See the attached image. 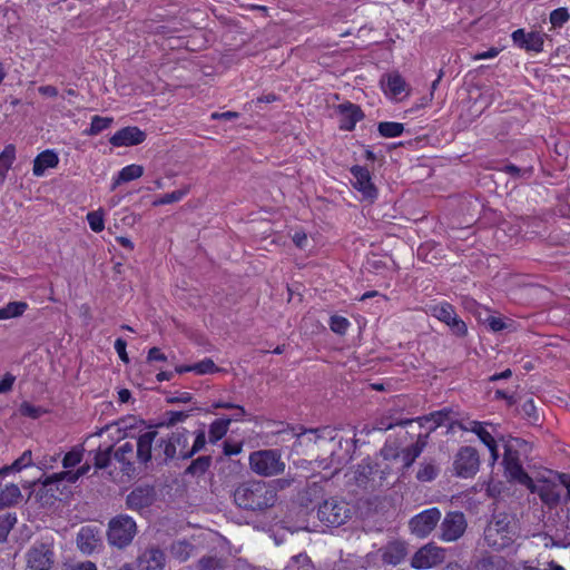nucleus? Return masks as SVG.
<instances>
[{"label": "nucleus", "instance_id": "1", "mask_svg": "<svg viewBox=\"0 0 570 570\" xmlns=\"http://www.w3.org/2000/svg\"><path fill=\"white\" fill-rule=\"evenodd\" d=\"M503 449L502 465L505 478L510 482L523 485L530 492H535L537 485L523 466L530 459L532 444L521 438H509L504 441Z\"/></svg>", "mask_w": 570, "mask_h": 570}, {"label": "nucleus", "instance_id": "2", "mask_svg": "<svg viewBox=\"0 0 570 570\" xmlns=\"http://www.w3.org/2000/svg\"><path fill=\"white\" fill-rule=\"evenodd\" d=\"M233 498L238 508L262 513L275 505L278 495L274 482L248 480L235 488Z\"/></svg>", "mask_w": 570, "mask_h": 570}, {"label": "nucleus", "instance_id": "3", "mask_svg": "<svg viewBox=\"0 0 570 570\" xmlns=\"http://www.w3.org/2000/svg\"><path fill=\"white\" fill-rule=\"evenodd\" d=\"M515 538V519L507 512L494 513L483 532L484 543L495 551H502L511 547Z\"/></svg>", "mask_w": 570, "mask_h": 570}, {"label": "nucleus", "instance_id": "4", "mask_svg": "<svg viewBox=\"0 0 570 570\" xmlns=\"http://www.w3.org/2000/svg\"><path fill=\"white\" fill-rule=\"evenodd\" d=\"M188 431L186 429H177L166 436L159 438L155 446V460L167 462L173 459L187 460L191 456H185L188 452Z\"/></svg>", "mask_w": 570, "mask_h": 570}, {"label": "nucleus", "instance_id": "5", "mask_svg": "<svg viewBox=\"0 0 570 570\" xmlns=\"http://www.w3.org/2000/svg\"><path fill=\"white\" fill-rule=\"evenodd\" d=\"M136 533L135 520L127 514H118L108 523L107 541L111 547L125 549L132 542Z\"/></svg>", "mask_w": 570, "mask_h": 570}, {"label": "nucleus", "instance_id": "6", "mask_svg": "<svg viewBox=\"0 0 570 570\" xmlns=\"http://www.w3.org/2000/svg\"><path fill=\"white\" fill-rule=\"evenodd\" d=\"M250 470L262 476H274L285 470V462L277 450H258L249 454Z\"/></svg>", "mask_w": 570, "mask_h": 570}, {"label": "nucleus", "instance_id": "7", "mask_svg": "<svg viewBox=\"0 0 570 570\" xmlns=\"http://www.w3.org/2000/svg\"><path fill=\"white\" fill-rule=\"evenodd\" d=\"M317 517L327 525L340 527L352 517V509L346 501L331 498L318 507Z\"/></svg>", "mask_w": 570, "mask_h": 570}, {"label": "nucleus", "instance_id": "8", "mask_svg": "<svg viewBox=\"0 0 570 570\" xmlns=\"http://www.w3.org/2000/svg\"><path fill=\"white\" fill-rule=\"evenodd\" d=\"M429 313L440 322L444 323L451 333L458 337H464L468 334L465 322L456 314V311L449 302H440L429 306Z\"/></svg>", "mask_w": 570, "mask_h": 570}, {"label": "nucleus", "instance_id": "9", "mask_svg": "<svg viewBox=\"0 0 570 570\" xmlns=\"http://www.w3.org/2000/svg\"><path fill=\"white\" fill-rule=\"evenodd\" d=\"M26 557L30 570H50L55 563L52 541H36Z\"/></svg>", "mask_w": 570, "mask_h": 570}, {"label": "nucleus", "instance_id": "10", "mask_svg": "<svg viewBox=\"0 0 570 570\" xmlns=\"http://www.w3.org/2000/svg\"><path fill=\"white\" fill-rule=\"evenodd\" d=\"M453 468L455 475L460 478H472L480 468V456L475 448L462 446L455 454Z\"/></svg>", "mask_w": 570, "mask_h": 570}, {"label": "nucleus", "instance_id": "11", "mask_svg": "<svg viewBox=\"0 0 570 570\" xmlns=\"http://www.w3.org/2000/svg\"><path fill=\"white\" fill-rule=\"evenodd\" d=\"M468 527L465 515L461 511H450L440 524V539L454 542L463 537Z\"/></svg>", "mask_w": 570, "mask_h": 570}, {"label": "nucleus", "instance_id": "12", "mask_svg": "<svg viewBox=\"0 0 570 570\" xmlns=\"http://www.w3.org/2000/svg\"><path fill=\"white\" fill-rule=\"evenodd\" d=\"M440 519L441 511L438 508H430L412 517L409 527L413 534L425 538L435 529Z\"/></svg>", "mask_w": 570, "mask_h": 570}, {"label": "nucleus", "instance_id": "13", "mask_svg": "<svg viewBox=\"0 0 570 570\" xmlns=\"http://www.w3.org/2000/svg\"><path fill=\"white\" fill-rule=\"evenodd\" d=\"M445 559V549L428 543L420 548L411 559L414 569H430L441 564Z\"/></svg>", "mask_w": 570, "mask_h": 570}, {"label": "nucleus", "instance_id": "14", "mask_svg": "<svg viewBox=\"0 0 570 570\" xmlns=\"http://www.w3.org/2000/svg\"><path fill=\"white\" fill-rule=\"evenodd\" d=\"M353 180V187L362 194L363 199L368 202H374L377 198V188L372 181V176L370 170L360 165L352 166L350 169Z\"/></svg>", "mask_w": 570, "mask_h": 570}, {"label": "nucleus", "instance_id": "15", "mask_svg": "<svg viewBox=\"0 0 570 570\" xmlns=\"http://www.w3.org/2000/svg\"><path fill=\"white\" fill-rule=\"evenodd\" d=\"M159 438L156 430L146 431L138 436L135 449L136 459L140 464H147L151 459H155V446Z\"/></svg>", "mask_w": 570, "mask_h": 570}, {"label": "nucleus", "instance_id": "16", "mask_svg": "<svg viewBox=\"0 0 570 570\" xmlns=\"http://www.w3.org/2000/svg\"><path fill=\"white\" fill-rule=\"evenodd\" d=\"M337 112L340 116V129L345 131H352L356 124L364 118V112L358 105L346 101L337 106Z\"/></svg>", "mask_w": 570, "mask_h": 570}, {"label": "nucleus", "instance_id": "17", "mask_svg": "<svg viewBox=\"0 0 570 570\" xmlns=\"http://www.w3.org/2000/svg\"><path fill=\"white\" fill-rule=\"evenodd\" d=\"M77 548L86 556L92 554L101 543L99 530L96 527H81L76 538Z\"/></svg>", "mask_w": 570, "mask_h": 570}, {"label": "nucleus", "instance_id": "18", "mask_svg": "<svg viewBox=\"0 0 570 570\" xmlns=\"http://www.w3.org/2000/svg\"><path fill=\"white\" fill-rule=\"evenodd\" d=\"M166 566V554L158 547L146 548L137 558L139 570H163Z\"/></svg>", "mask_w": 570, "mask_h": 570}, {"label": "nucleus", "instance_id": "19", "mask_svg": "<svg viewBox=\"0 0 570 570\" xmlns=\"http://www.w3.org/2000/svg\"><path fill=\"white\" fill-rule=\"evenodd\" d=\"M511 38L515 46L527 51L540 52L543 49L544 38L538 31L525 32L524 29H517Z\"/></svg>", "mask_w": 570, "mask_h": 570}, {"label": "nucleus", "instance_id": "20", "mask_svg": "<svg viewBox=\"0 0 570 570\" xmlns=\"http://www.w3.org/2000/svg\"><path fill=\"white\" fill-rule=\"evenodd\" d=\"M146 132L135 126H128L116 131L109 139L115 147L136 146L144 142Z\"/></svg>", "mask_w": 570, "mask_h": 570}, {"label": "nucleus", "instance_id": "21", "mask_svg": "<svg viewBox=\"0 0 570 570\" xmlns=\"http://www.w3.org/2000/svg\"><path fill=\"white\" fill-rule=\"evenodd\" d=\"M155 501V490L150 487L135 488L126 499V504L131 510H142L150 507Z\"/></svg>", "mask_w": 570, "mask_h": 570}, {"label": "nucleus", "instance_id": "22", "mask_svg": "<svg viewBox=\"0 0 570 570\" xmlns=\"http://www.w3.org/2000/svg\"><path fill=\"white\" fill-rule=\"evenodd\" d=\"M115 460L121 464V471L130 475L135 472L134 458H136L135 444L127 441L120 444L114 453Z\"/></svg>", "mask_w": 570, "mask_h": 570}, {"label": "nucleus", "instance_id": "23", "mask_svg": "<svg viewBox=\"0 0 570 570\" xmlns=\"http://www.w3.org/2000/svg\"><path fill=\"white\" fill-rule=\"evenodd\" d=\"M59 164L58 154L52 149H46L37 155L33 160L32 174L42 177L47 169L56 168Z\"/></svg>", "mask_w": 570, "mask_h": 570}, {"label": "nucleus", "instance_id": "24", "mask_svg": "<svg viewBox=\"0 0 570 570\" xmlns=\"http://www.w3.org/2000/svg\"><path fill=\"white\" fill-rule=\"evenodd\" d=\"M381 86L384 94L391 97H397L406 90V82L397 71L383 75Z\"/></svg>", "mask_w": 570, "mask_h": 570}, {"label": "nucleus", "instance_id": "25", "mask_svg": "<svg viewBox=\"0 0 570 570\" xmlns=\"http://www.w3.org/2000/svg\"><path fill=\"white\" fill-rule=\"evenodd\" d=\"M406 547L403 542H389L382 550V560L384 563L396 566L406 557Z\"/></svg>", "mask_w": 570, "mask_h": 570}, {"label": "nucleus", "instance_id": "26", "mask_svg": "<svg viewBox=\"0 0 570 570\" xmlns=\"http://www.w3.org/2000/svg\"><path fill=\"white\" fill-rule=\"evenodd\" d=\"M452 413L451 409H442L435 412L430 413L429 415L413 419L419 422L421 426H424L426 423L432 422V425L429 428L430 432L435 431L439 426L443 425L448 420L450 414Z\"/></svg>", "mask_w": 570, "mask_h": 570}, {"label": "nucleus", "instance_id": "27", "mask_svg": "<svg viewBox=\"0 0 570 570\" xmlns=\"http://www.w3.org/2000/svg\"><path fill=\"white\" fill-rule=\"evenodd\" d=\"M21 490L18 485L10 483L0 490V509L16 505L21 499Z\"/></svg>", "mask_w": 570, "mask_h": 570}, {"label": "nucleus", "instance_id": "28", "mask_svg": "<svg viewBox=\"0 0 570 570\" xmlns=\"http://www.w3.org/2000/svg\"><path fill=\"white\" fill-rule=\"evenodd\" d=\"M144 174V168L140 165H128L124 167L119 173L117 178L114 181L112 189H115L118 185L121 183H128L131 180H135L137 178H140Z\"/></svg>", "mask_w": 570, "mask_h": 570}, {"label": "nucleus", "instance_id": "29", "mask_svg": "<svg viewBox=\"0 0 570 570\" xmlns=\"http://www.w3.org/2000/svg\"><path fill=\"white\" fill-rule=\"evenodd\" d=\"M232 420L228 417H220L215 420L209 425L208 438L210 443H216L222 440L228 432Z\"/></svg>", "mask_w": 570, "mask_h": 570}, {"label": "nucleus", "instance_id": "30", "mask_svg": "<svg viewBox=\"0 0 570 570\" xmlns=\"http://www.w3.org/2000/svg\"><path fill=\"white\" fill-rule=\"evenodd\" d=\"M78 480L79 478L76 471H62L47 476L43 480V485L49 487V491H53L52 485L55 484H62L65 482L72 484L76 483Z\"/></svg>", "mask_w": 570, "mask_h": 570}, {"label": "nucleus", "instance_id": "31", "mask_svg": "<svg viewBox=\"0 0 570 570\" xmlns=\"http://www.w3.org/2000/svg\"><path fill=\"white\" fill-rule=\"evenodd\" d=\"M16 159V147L11 144L7 145L0 154V184H2L7 177V173L11 168Z\"/></svg>", "mask_w": 570, "mask_h": 570}, {"label": "nucleus", "instance_id": "32", "mask_svg": "<svg viewBox=\"0 0 570 570\" xmlns=\"http://www.w3.org/2000/svg\"><path fill=\"white\" fill-rule=\"evenodd\" d=\"M541 501L549 507H554L560 502V492L554 484H543L540 488L537 487V491Z\"/></svg>", "mask_w": 570, "mask_h": 570}, {"label": "nucleus", "instance_id": "33", "mask_svg": "<svg viewBox=\"0 0 570 570\" xmlns=\"http://www.w3.org/2000/svg\"><path fill=\"white\" fill-rule=\"evenodd\" d=\"M28 309V304L22 301L9 302L0 308V320H9L21 316Z\"/></svg>", "mask_w": 570, "mask_h": 570}, {"label": "nucleus", "instance_id": "34", "mask_svg": "<svg viewBox=\"0 0 570 570\" xmlns=\"http://www.w3.org/2000/svg\"><path fill=\"white\" fill-rule=\"evenodd\" d=\"M377 130L385 138L400 137L404 131V125L395 121H382L379 124Z\"/></svg>", "mask_w": 570, "mask_h": 570}, {"label": "nucleus", "instance_id": "35", "mask_svg": "<svg viewBox=\"0 0 570 570\" xmlns=\"http://www.w3.org/2000/svg\"><path fill=\"white\" fill-rule=\"evenodd\" d=\"M507 561L502 557H485L478 561L475 570H505Z\"/></svg>", "mask_w": 570, "mask_h": 570}, {"label": "nucleus", "instance_id": "36", "mask_svg": "<svg viewBox=\"0 0 570 570\" xmlns=\"http://www.w3.org/2000/svg\"><path fill=\"white\" fill-rule=\"evenodd\" d=\"M212 464L210 455H202L193 460L186 469V474L200 475L204 474Z\"/></svg>", "mask_w": 570, "mask_h": 570}, {"label": "nucleus", "instance_id": "37", "mask_svg": "<svg viewBox=\"0 0 570 570\" xmlns=\"http://www.w3.org/2000/svg\"><path fill=\"white\" fill-rule=\"evenodd\" d=\"M284 570H313V564L306 553H298L291 558Z\"/></svg>", "mask_w": 570, "mask_h": 570}, {"label": "nucleus", "instance_id": "38", "mask_svg": "<svg viewBox=\"0 0 570 570\" xmlns=\"http://www.w3.org/2000/svg\"><path fill=\"white\" fill-rule=\"evenodd\" d=\"M16 523V513H6L0 515V543L7 542L8 535Z\"/></svg>", "mask_w": 570, "mask_h": 570}, {"label": "nucleus", "instance_id": "39", "mask_svg": "<svg viewBox=\"0 0 570 570\" xmlns=\"http://www.w3.org/2000/svg\"><path fill=\"white\" fill-rule=\"evenodd\" d=\"M521 413L531 424L535 425L540 421V414L537 410L533 399H527L521 404Z\"/></svg>", "mask_w": 570, "mask_h": 570}, {"label": "nucleus", "instance_id": "40", "mask_svg": "<svg viewBox=\"0 0 570 570\" xmlns=\"http://www.w3.org/2000/svg\"><path fill=\"white\" fill-rule=\"evenodd\" d=\"M189 193V187L186 186L181 189L167 193L154 202L155 206L173 204L181 200Z\"/></svg>", "mask_w": 570, "mask_h": 570}, {"label": "nucleus", "instance_id": "41", "mask_svg": "<svg viewBox=\"0 0 570 570\" xmlns=\"http://www.w3.org/2000/svg\"><path fill=\"white\" fill-rule=\"evenodd\" d=\"M439 475V468L433 463H422L417 470L416 479L420 482H431Z\"/></svg>", "mask_w": 570, "mask_h": 570}, {"label": "nucleus", "instance_id": "42", "mask_svg": "<svg viewBox=\"0 0 570 570\" xmlns=\"http://www.w3.org/2000/svg\"><path fill=\"white\" fill-rule=\"evenodd\" d=\"M412 422H414L413 419L393 420L390 416L382 417L381 420H379L376 422V424L373 429L377 430V431H387V430L393 429L394 426H406V425L411 424Z\"/></svg>", "mask_w": 570, "mask_h": 570}, {"label": "nucleus", "instance_id": "43", "mask_svg": "<svg viewBox=\"0 0 570 570\" xmlns=\"http://www.w3.org/2000/svg\"><path fill=\"white\" fill-rule=\"evenodd\" d=\"M83 448L75 446L69 452H67L62 458V466L65 469H70L79 464L82 460Z\"/></svg>", "mask_w": 570, "mask_h": 570}, {"label": "nucleus", "instance_id": "44", "mask_svg": "<svg viewBox=\"0 0 570 570\" xmlns=\"http://www.w3.org/2000/svg\"><path fill=\"white\" fill-rule=\"evenodd\" d=\"M287 430H289L293 433V435L297 436L298 439L306 433L313 434L315 436V439H314L315 441L317 439H322V438L323 439H325V438L333 439V436L331 435L332 431L327 426L320 428V429H302L301 428L299 432H296V430L294 428L287 426Z\"/></svg>", "mask_w": 570, "mask_h": 570}, {"label": "nucleus", "instance_id": "45", "mask_svg": "<svg viewBox=\"0 0 570 570\" xmlns=\"http://www.w3.org/2000/svg\"><path fill=\"white\" fill-rule=\"evenodd\" d=\"M420 456V448L419 446H406L399 451V458L402 461L403 469H409L414 461Z\"/></svg>", "mask_w": 570, "mask_h": 570}, {"label": "nucleus", "instance_id": "46", "mask_svg": "<svg viewBox=\"0 0 570 570\" xmlns=\"http://www.w3.org/2000/svg\"><path fill=\"white\" fill-rule=\"evenodd\" d=\"M487 423H482V422H479V421H470V428H469V431L470 432H473L474 434L478 435V438L480 439V441L485 445L488 443H491L493 442L494 438L492 436V434L485 430L484 425Z\"/></svg>", "mask_w": 570, "mask_h": 570}, {"label": "nucleus", "instance_id": "47", "mask_svg": "<svg viewBox=\"0 0 570 570\" xmlns=\"http://www.w3.org/2000/svg\"><path fill=\"white\" fill-rule=\"evenodd\" d=\"M112 122V118L94 116L91 118L90 128L87 130V134L90 136H96L107 129Z\"/></svg>", "mask_w": 570, "mask_h": 570}, {"label": "nucleus", "instance_id": "48", "mask_svg": "<svg viewBox=\"0 0 570 570\" xmlns=\"http://www.w3.org/2000/svg\"><path fill=\"white\" fill-rule=\"evenodd\" d=\"M193 410L189 411H167L164 414V423L163 425L174 426L179 422H184L187 417L190 416Z\"/></svg>", "mask_w": 570, "mask_h": 570}, {"label": "nucleus", "instance_id": "49", "mask_svg": "<svg viewBox=\"0 0 570 570\" xmlns=\"http://www.w3.org/2000/svg\"><path fill=\"white\" fill-rule=\"evenodd\" d=\"M193 370L197 375L212 374L219 371L214 361L209 357L193 364Z\"/></svg>", "mask_w": 570, "mask_h": 570}, {"label": "nucleus", "instance_id": "50", "mask_svg": "<svg viewBox=\"0 0 570 570\" xmlns=\"http://www.w3.org/2000/svg\"><path fill=\"white\" fill-rule=\"evenodd\" d=\"M206 445V432L204 428L195 431V440L188 452H185V456H193L202 451Z\"/></svg>", "mask_w": 570, "mask_h": 570}, {"label": "nucleus", "instance_id": "51", "mask_svg": "<svg viewBox=\"0 0 570 570\" xmlns=\"http://www.w3.org/2000/svg\"><path fill=\"white\" fill-rule=\"evenodd\" d=\"M112 446H108L105 450L100 448L96 451L94 458V464L97 469H106L111 461Z\"/></svg>", "mask_w": 570, "mask_h": 570}, {"label": "nucleus", "instance_id": "52", "mask_svg": "<svg viewBox=\"0 0 570 570\" xmlns=\"http://www.w3.org/2000/svg\"><path fill=\"white\" fill-rule=\"evenodd\" d=\"M569 19L570 14L567 8H558L550 13V22L554 28H561Z\"/></svg>", "mask_w": 570, "mask_h": 570}, {"label": "nucleus", "instance_id": "53", "mask_svg": "<svg viewBox=\"0 0 570 570\" xmlns=\"http://www.w3.org/2000/svg\"><path fill=\"white\" fill-rule=\"evenodd\" d=\"M52 490L53 491H49V487H46L42 484V488L40 491L55 500H62V495H67L68 493H70V490L68 489L66 483L55 484V485H52Z\"/></svg>", "mask_w": 570, "mask_h": 570}, {"label": "nucleus", "instance_id": "54", "mask_svg": "<svg viewBox=\"0 0 570 570\" xmlns=\"http://www.w3.org/2000/svg\"><path fill=\"white\" fill-rule=\"evenodd\" d=\"M348 326H350L348 320L343 316L334 315L330 320V327L336 334H341V335L345 334Z\"/></svg>", "mask_w": 570, "mask_h": 570}, {"label": "nucleus", "instance_id": "55", "mask_svg": "<svg viewBox=\"0 0 570 570\" xmlns=\"http://www.w3.org/2000/svg\"><path fill=\"white\" fill-rule=\"evenodd\" d=\"M502 171L510 175L512 178H529L532 175V168H520L513 164L505 165Z\"/></svg>", "mask_w": 570, "mask_h": 570}, {"label": "nucleus", "instance_id": "56", "mask_svg": "<svg viewBox=\"0 0 570 570\" xmlns=\"http://www.w3.org/2000/svg\"><path fill=\"white\" fill-rule=\"evenodd\" d=\"M87 222L95 233H100L105 228L104 216L99 212H90L87 214Z\"/></svg>", "mask_w": 570, "mask_h": 570}, {"label": "nucleus", "instance_id": "57", "mask_svg": "<svg viewBox=\"0 0 570 570\" xmlns=\"http://www.w3.org/2000/svg\"><path fill=\"white\" fill-rule=\"evenodd\" d=\"M19 411H20L21 415L28 416L31 419H38L43 413L41 407L35 406L29 402H22L20 404Z\"/></svg>", "mask_w": 570, "mask_h": 570}, {"label": "nucleus", "instance_id": "58", "mask_svg": "<svg viewBox=\"0 0 570 570\" xmlns=\"http://www.w3.org/2000/svg\"><path fill=\"white\" fill-rule=\"evenodd\" d=\"M372 473L373 472L370 464H358L357 470L355 471L356 483L358 485L365 484Z\"/></svg>", "mask_w": 570, "mask_h": 570}, {"label": "nucleus", "instance_id": "59", "mask_svg": "<svg viewBox=\"0 0 570 570\" xmlns=\"http://www.w3.org/2000/svg\"><path fill=\"white\" fill-rule=\"evenodd\" d=\"M190 549V544L186 542H177L173 544V553L176 554L181 561H185L189 557V552L187 551Z\"/></svg>", "mask_w": 570, "mask_h": 570}, {"label": "nucleus", "instance_id": "60", "mask_svg": "<svg viewBox=\"0 0 570 570\" xmlns=\"http://www.w3.org/2000/svg\"><path fill=\"white\" fill-rule=\"evenodd\" d=\"M119 358L124 362V363H129V357H128V354H127V351H126V347H127V343L124 338L119 337L115 341V345H114Z\"/></svg>", "mask_w": 570, "mask_h": 570}, {"label": "nucleus", "instance_id": "61", "mask_svg": "<svg viewBox=\"0 0 570 570\" xmlns=\"http://www.w3.org/2000/svg\"><path fill=\"white\" fill-rule=\"evenodd\" d=\"M224 454L227 456L237 455L243 450V444L239 442H224Z\"/></svg>", "mask_w": 570, "mask_h": 570}, {"label": "nucleus", "instance_id": "62", "mask_svg": "<svg viewBox=\"0 0 570 570\" xmlns=\"http://www.w3.org/2000/svg\"><path fill=\"white\" fill-rule=\"evenodd\" d=\"M193 400V395L189 392H176L175 395L167 397L168 403H189Z\"/></svg>", "mask_w": 570, "mask_h": 570}, {"label": "nucleus", "instance_id": "63", "mask_svg": "<svg viewBox=\"0 0 570 570\" xmlns=\"http://www.w3.org/2000/svg\"><path fill=\"white\" fill-rule=\"evenodd\" d=\"M16 376L11 373H6L2 380L0 381V394L7 393L12 390L14 384Z\"/></svg>", "mask_w": 570, "mask_h": 570}, {"label": "nucleus", "instance_id": "64", "mask_svg": "<svg viewBox=\"0 0 570 570\" xmlns=\"http://www.w3.org/2000/svg\"><path fill=\"white\" fill-rule=\"evenodd\" d=\"M148 362H165L167 356L161 352L159 347H151L147 355Z\"/></svg>", "mask_w": 570, "mask_h": 570}]
</instances>
